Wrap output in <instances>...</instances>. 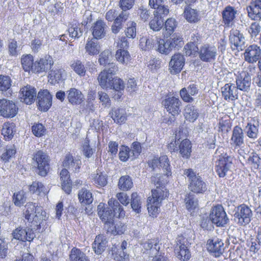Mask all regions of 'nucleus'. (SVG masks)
I'll return each instance as SVG.
<instances>
[{
	"label": "nucleus",
	"mask_w": 261,
	"mask_h": 261,
	"mask_svg": "<svg viewBox=\"0 0 261 261\" xmlns=\"http://www.w3.org/2000/svg\"><path fill=\"white\" fill-rule=\"evenodd\" d=\"M15 125L14 123L5 122L2 130V134L6 139H11L15 132Z\"/></svg>",
	"instance_id": "obj_45"
},
{
	"label": "nucleus",
	"mask_w": 261,
	"mask_h": 261,
	"mask_svg": "<svg viewBox=\"0 0 261 261\" xmlns=\"http://www.w3.org/2000/svg\"><path fill=\"white\" fill-rule=\"evenodd\" d=\"M81 162L77 160H74L73 157L70 154L66 155L62 163V166L65 168H68L73 172L77 171L80 169Z\"/></svg>",
	"instance_id": "obj_32"
},
{
	"label": "nucleus",
	"mask_w": 261,
	"mask_h": 261,
	"mask_svg": "<svg viewBox=\"0 0 261 261\" xmlns=\"http://www.w3.org/2000/svg\"><path fill=\"white\" fill-rule=\"evenodd\" d=\"M54 64L53 58L50 56H45L43 58L36 61L33 68V72L41 73L46 72L50 69Z\"/></svg>",
	"instance_id": "obj_17"
},
{
	"label": "nucleus",
	"mask_w": 261,
	"mask_h": 261,
	"mask_svg": "<svg viewBox=\"0 0 261 261\" xmlns=\"http://www.w3.org/2000/svg\"><path fill=\"white\" fill-rule=\"evenodd\" d=\"M29 190L32 193H36L37 195H40L42 193L45 195L48 192L47 190L41 182L34 181L30 186Z\"/></svg>",
	"instance_id": "obj_49"
},
{
	"label": "nucleus",
	"mask_w": 261,
	"mask_h": 261,
	"mask_svg": "<svg viewBox=\"0 0 261 261\" xmlns=\"http://www.w3.org/2000/svg\"><path fill=\"white\" fill-rule=\"evenodd\" d=\"M32 132L37 137H41L44 135L46 129L41 123H36L32 126Z\"/></svg>",
	"instance_id": "obj_63"
},
{
	"label": "nucleus",
	"mask_w": 261,
	"mask_h": 261,
	"mask_svg": "<svg viewBox=\"0 0 261 261\" xmlns=\"http://www.w3.org/2000/svg\"><path fill=\"white\" fill-rule=\"evenodd\" d=\"M223 150L222 148L217 149L214 155L216 171L220 177L225 176L232 165V157L224 153Z\"/></svg>",
	"instance_id": "obj_1"
},
{
	"label": "nucleus",
	"mask_w": 261,
	"mask_h": 261,
	"mask_svg": "<svg viewBox=\"0 0 261 261\" xmlns=\"http://www.w3.org/2000/svg\"><path fill=\"white\" fill-rule=\"evenodd\" d=\"M131 206L136 213L141 212V201L137 193H133L131 195Z\"/></svg>",
	"instance_id": "obj_53"
},
{
	"label": "nucleus",
	"mask_w": 261,
	"mask_h": 261,
	"mask_svg": "<svg viewBox=\"0 0 261 261\" xmlns=\"http://www.w3.org/2000/svg\"><path fill=\"white\" fill-rule=\"evenodd\" d=\"M148 211L149 215L154 217L160 211V203L148 199Z\"/></svg>",
	"instance_id": "obj_59"
},
{
	"label": "nucleus",
	"mask_w": 261,
	"mask_h": 261,
	"mask_svg": "<svg viewBox=\"0 0 261 261\" xmlns=\"http://www.w3.org/2000/svg\"><path fill=\"white\" fill-rule=\"evenodd\" d=\"M36 94V89L30 85H27L20 89L19 98L21 102L27 105H31L35 101Z\"/></svg>",
	"instance_id": "obj_14"
},
{
	"label": "nucleus",
	"mask_w": 261,
	"mask_h": 261,
	"mask_svg": "<svg viewBox=\"0 0 261 261\" xmlns=\"http://www.w3.org/2000/svg\"><path fill=\"white\" fill-rule=\"evenodd\" d=\"M112 58L111 52L109 50L103 51L99 56L98 62L101 65L106 66L110 62Z\"/></svg>",
	"instance_id": "obj_60"
},
{
	"label": "nucleus",
	"mask_w": 261,
	"mask_h": 261,
	"mask_svg": "<svg viewBox=\"0 0 261 261\" xmlns=\"http://www.w3.org/2000/svg\"><path fill=\"white\" fill-rule=\"evenodd\" d=\"M184 17L190 23H196L200 20L198 11L189 7H186L185 9Z\"/></svg>",
	"instance_id": "obj_40"
},
{
	"label": "nucleus",
	"mask_w": 261,
	"mask_h": 261,
	"mask_svg": "<svg viewBox=\"0 0 261 261\" xmlns=\"http://www.w3.org/2000/svg\"><path fill=\"white\" fill-rule=\"evenodd\" d=\"M18 108L12 100L0 99V115L6 118H13L17 113Z\"/></svg>",
	"instance_id": "obj_11"
},
{
	"label": "nucleus",
	"mask_w": 261,
	"mask_h": 261,
	"mask_svg": "<svg viewBox=\"0 0 261 261\" xmlns=\"http://www.w3.org/2000/svg\"><path fill=\"white\" fill-rule=\"evenodd\" d=\"M113 79V77L108 74L106 71H102L97 78L99 85L103 89L108 88L111 86Z\"/></svg>",
	"instance_id": "obj_42"
},
{
	"label": "nucleus",
	"mask_w": 261,
	"mask_h": 261,
	"mask_svg": "<svg viewBox=\"0 0 261 261\" xmlns=\"http://www.w3.org/2000/svg\"><path fill=\"white\" fill-rule=\"evenodd\" d=\"M181 101L175 96H169L162 101L165 109L172 116H175L179 115L181 112Z\"/></svg>",
	"instance_id": "obj_10"
},
{
	"label": "nucleus",
	"mask_w": 261,
	"mask_h": 261,
	"mask_svg": "<svg viewBox=\"0 0 261 261\" xmlns=\"http://www.w3.org/2000/svg\"><path fill=\"white\" fill-rule=\"evenodd\" d=\"M16 153V149L14 146H7L5 152L2 154L1 159L4 162H8Z\"/></svg>",
	"instance_id": "obj_62"
},
{
	"label": "nucleus",
	"mask_w": 261,
	"mask_h": 261,
	"mask_svg": "<svg viewBox=\"0 0 261 261\" xmlns=\"http://www.w3.org/2000/svg\"><path fill=\"white\" fill-rule=\"evenodd\" d=\"M107 231V233L113 234H121L124 232L126 229L125 225L120 221H114L110 223V225H106L105 227Z\"/></svg>",
	"instance_id": "obj_31"
},
{
	"label": "nucleus",
	"mask_w": 261,
	"mask_h": 261,
	"mask_svg": "<svg viewBox=\"0 0 261 261\" xmlns=\"http://www.w3.org/2000/svg\"><path fill=\"white\" fill-rule=\"evenodd\" d=\"M164 24V19L159 16L154 15L153 19L149 22L150 28L154 31H159L162 28Z\"/></svg>",
	"instance_id": "obj_55"
},
{
	"label": "nucleus",
	"mask_w": 261,
	"mask_h": 261,
	"mask_svg": "<svg viewBox=\"0 0 261 261\" xmlns=\"http://www.w3.org/2000/svg\"><path fill=\"white\" fill-rule=\"evenodd\" d=\"M200 60L205 62H211L216 59L217 55V49L214 45L203 44L201 46L198 51Z\"/></svg>",
	"instance_id": "obj_12"
},
{
	"label": "nucleus",
	"mask_w": 261,
	"mask_h": 261,
	"mask_svg": "<svg viewBox=\"0 0 261 261\" xmlns=\"http://www.w3.org/2000/svg\"><path fill=\"white\" fill-rule=\"evenodd\" d=\"M70 259L71 261H90L84 252L75 248L71 249Z\"/></svg>",
	"instance_id": "obj_47"
},
{
	"label": "nucleus",
	"mask_w": 261,
	"mask_h": 261,
	"mask_svg": "<svg viewBox=\"0 0 261 261\" xmlns=\"http://www.w3.org/2000/svg\"><path fill=\"white\" fill-rule=\"evenodd\" d=\"M184 174L189 182L188 189L190 191L196 194H202L206 191V184L199 173H197L193 169H185Z\"/></svg>",
	"instance_id": "obj_2"
},
{
	"label": "nucleus",
	"mask_w": 261,
	"mask_h": 261,
	"mask_svg": "<svg viewBox=\"0 0 261 261\" xmlns=\"http://www.w3.org/2000/svg\"><path fill=\"white\" fill-rule=\"evenodd\" d=\"M157 45V49L161 54L167 55L172 50L168 40L165 41L159 38Z\"/></svg>",
	"instance_id": "obj_52"
},
{
	"label": "nucleus",
	"mask_w": 261,
	"mask_h": 261,
	"mask_svg": "<svg viewBox=\"0 0 261 261\" xmlns=\"http://www.w3.org/2000/svg\"><path fill=\"white\" fill-rule=\"evenodd\" d=\"M253 213L248 205L242 204L234 210L233 219L235 222L240 226H245L251 221Z\"/></svg>",
	"instance_id": "obj_7"
},
{
	"label": "nucleus",
	"mask_w": 261,
	"mask_h": 261,
	"mask_svg": "<svg viewBox=\"0 0 261 261\" xmlns=\"http://www.w3.org/2000/svg\"><path fill=\"white\" fill-rule=\"evenodd\" d=\"M258 127L259 122L253 119L247 123L244 130L249 138L256 139L258 137Z\"/></svg>",
	"instance_id": "obj_28"
},
{
	"label": "nucleus",
	"mask_w": 261,
	"mask_h": 261,
	"mask_svg": "<svg viewBox=\"0 0 261 261\" xmlns=\"http://www.w3.org/2000/svg\"><path fill=\"white\" fill-rule=\"evenodd\" d=\"M159 39V38L153 36L143 37L140 39V47L143 50L151 49L158 44Z\"/></svg>",
	"instance_id": "obj_27"
},
{
	"label": "nucleus",
	"mask_w": 261,
	"mask_h": 261,
	"mask_svg": "<svg viewBox=\"0 0 261 261\" xmlns=\"http://www.w3.org/2000/svg\"><path fill=\"white\" fill-rule=\"evenodd\" d=\"M246 9L248 16L250 18L255 21L261 20V5H257L250 3Z\"/></svg>",
	"instance_id": "obj_35"
},
{
	"label": "nucleus",
	"mask_w": 261,
	"mask_h": 261,
	"mask_svg": "<svg viewBox=\"0 0 261 261\" xmlns=\"http://www.w3.org/2000/svg\"><path fill=\"white\" fill-rule=\"evenodd\" d=\"M79 24L75 23H71L68 28V33L69 37L74 38L78 39L81 37L83 35V31L79 27Z\"/></svg>",
	"instance_id": "obj_51"
},
{
	"label": "nucleus",
	"mask_w": 261,
	"mask_h": 261,
	"mask_svg": "<svg viewBox=\"0 0 261 261\" xmlns=\"http://www.w3.org/2000/svg\"><path fill=\"white\" fill-rule=\"evenodd\" d=\"M163 178V176L160 174L151 177V182L154 184L156 189L152 190V197H149L148 199L161 203L162 201L167 197L168 193L165 188V181L162 179Z\"/></svg>",
	"instance_id": "obj_5"
},
{
	"label": "nucleus",
	"mask_w": 261,
	"mask_h": 261,
	"mask_svg": "<svg viewBox=\"0 0 261 261\" xmlns=\"http://www.w3.org/2000/svg\"><path fill=\"white\" fill-rule=\"evenodd\" d=\"M50 161L47 153L41 150L34 153L32 158V164L37 169V173L43 177L45 176L49 170Z\"/></svg>",
	"instance_id": "obj_4"
},
{
	"label": "nucleus",
	"mask_w": 261,
	"mask_h": 261,
	"mask_svg": "<svg viewBox=\"0 0 261 261\" xmlns=\"http://www.w3.org/2000/svg\"><path fill=\"white\" fill-rule=\"evenodd\" d=\"M244 60L250 64L258 61L261 57V48L256 44H251L246 47L244 53Z\"/></svg>",
	"instance_id": "obj_13"
},
{
	"label": "nucleus",
	"mask_w": 261,
	"mask_h": 261,
	"mask_svg": "<svg viewBox=\"0 0 261 261\" xmlns=\"http://www.w3.org/2000/svg\"><path fill=\"white\" fill-rule=\"evenodd\" d=\"M184 49L186 56H189L196 53H198L199 49L196 44L194 42H189L185 46Z\"/></svg>",
	"instance_id": "obj_64"
},
{
	"label": "nucleus",
	"mask_w": 261,
	"mask_h": 261,
	"mask_svg": "<svg viewBox=\"0 0 261 261\" xmlns=\"http://www.w3.org/2000/svg\"><path fill=\"white\" fill-rule=\"evenodd\" d=\"M37 99L39 109L41 111H47L52 104V96L47 90H43L38 92Z\"/></svg>",
	"instance_id": "obj_18"
},
{
	"label": "nucleus",
	"mask_w": 261,
	"mask_h": 261,
	"mask_svg": "<svg viewBox=\"0 0 261 261\" xmlns=\"http://www.w3.org/2000/svg\"><path fill=\"white\" fill-rule=\"evenodd\" d=\"M72 69L79 76H84L86 73V69L84 64L79 60H74L70 65Z\"/></svg>",
	"instance_id": "obj_48"
},
{
	"label": "nucleus",
	"mask_w": 261,
	"mask_h": 261,
	"mask_svg": "<svg viewBox=\"0 0 261 261\" xmlns=\"http://www.w3.org/2000/svg\"><path fill=\"white\" fill-rule=\"evenodd\" d=\"M78 198L83 205H89L93 200L91 192L86 188H82L79 191Z\"/></svg>",
	"instance_id": "obj_37"
},
{
	"label": "nucleus",
	"mask_w": 261,
	"mask_h": 261,
	"mask_svg": "<svg viewBox=\"0 0 261 261\" xmlns=\"http://www.w3.org/2000/svg\"><path fill=\"white\" fill-rule=\"evenodd\" d=\"M177 135H176V137ZM168 148L170 151L178 152L180 155L185 159H189L192 152V144L188 139L180 140L176 138L168 145Z\"/></svg>",
	"instance_id": "obj_6"
},
{
	"label": "nucleus",
	"mask_w": 261,
	"mask_h": 261,
	"mask_svg": "<svg viewBox=\"0 0 261 261\" xmlns=\"http://www.w3.org/2000/svg\"><path fill=\"white\" fill-rule=\"evenodd\" d=\"M107 26L102 20H97L94 22L91 28L93 38L101 39L104 38L106 35Z\"/></svg>",
	"instance_id": "obj_22"
},
{
	"label": "nucleus",
	"mask_w": 261,
	"mask_h": 261,
	"mask_svg": "<svg viewBox=\"0 0 261 261\" xmlns=\"http://www.w3.org/2000/svg\"><path fill=\"white\" fill-rule=\"evenodd\" d=\"M125 87L124 82L119 78H113L111 83V86L108 88L113 89L117 93L115 94L114 98L118 99L123 94Z\"/></svg>",
	"instance_id": "obj_33"
},
{
	"label": "nucleus",
	"mask_w": 261,
	"mask_h": 261,
	"mask_svg": "<svg viewBox=\"0 0 261 261\" xmlns=\"http://www.w3.org/2000/svg\"><path fill=\"white\" fill-rule=\"evenodd\" d=\"M245 135L243 129L239 126H235L232 131L230 144L235 149L244 144Z\"/></svg>",
	"instance_id": "obj_21"
},
{
	"label": "nucleus",
	"mask_w": 261,
	"mask_h": 261,
	"mask_svg": "<svg viewBox=\"0 0 261 261\" xmlns=\"http://www.w3.org/2000/svg\"><path fill=\"white\" fill-rule=\"evenodd\" d=\"M86 52L90 56H95L98 54L100 50V46L97 39L95 38H88L85 44Z\"/></svg>",
	"instance_id": "obj_29"
},
{
	"label": "nucleus",
	"mask_w": 261,
	"mask_h": 261,
	"mask_svg": "<svg viewBox=\"0 0 261 261\" xmlns=\"http://www.w3.org/2000/svg\"><path fill=\"white\" fill-rule=\"evenodd\" d=\"M222 95L226 100H235L238 98V89L234 84H226L221 88Z\"/></svg>",
	"instance_id": "obj_23"
},
{
	"label": "nucleus",
	"mask_w": 261,
	"mask_h": 261,
	"mask_svg": "<svg viewBox=\"0 0 261 261\" xmlns=\"http://www.w3.org/2000/svg\"><path fill=\"white\" fill-rule=\"evenodd\" d=\"M92 179L94 183L97 185L103 187L107 184V179L105 174L102 172L97 171L96 173H94L92 175Z\"/></svg>",
	"instance_id": "obj_54"
},
{
	"label": "nucleus",
	"mask_w": 261,
	"mask_h": 261,
	"mask_svg": "<svg viewBox=\"0 0 261 261\" xmlns=\"http://www.w3.org/2000/svg\"><path fill=\"white\" fill-rule=\"evenodd\" d=\"M11 80L9 76L0 75V90L6 91L8 90L11 86Z\"/></svg>",
	"instance_id": "obj_61"
},
{
	"label": "nucleus",
	"mask_w": 261,
	"mask_h": 261,
	"mask_svg": "<svg viewBox=\"0 0 261 261\" xmlns=\"http://www.w3.org/2000/svg\"><path fill=\"white\" fill-rule=\"evenodd\" d=\"M109 114L114 121L117 124L125 123L127 119L125 110L121 108H113Z\"/></svg>",
	"instance_id": "obj_26"
},
{
	"label": "nucleus",
	"mask_w": 261,
	"mask_h": 261,
	"mask_svg": "<svg viewBox=\"0 0 261 261\" xmlns=\"http://www.w3.org/2000/svg\"><path fill=\"white\" fill-rule=\"evenodd\" d=\"M66 93L68 100L72 105H80L84 101V95L80 90L75 88H70L66 91Z\"/></svg>",
	"instance_id": "obj_24"
},
{
	"label": "nucleus",
	"mask_w": 261,
	"mask_h": 261,
	"mask_svg": "<svg viewBox=\"0 0 261 261\" xmlns=\"http://www.w3.org/2000/svg\"><path fill=\"white\" fill-rule=\"evenodd\" d=\"M22 67L26 72H33L34 63L33 57L31 55H23L21 58Z\"/></svg>",
	"instance_id": "obj_44"
},
{
	"label": "nucleus",
	"mask_w": 261,
	"mask_h": 261,
	"mask_svg": "<svg viewBox=\"0 0 261 261\" xmlns=\"http://www.w3.org/2000/svg\"><path fill=\"white\" fill-rule=\"evenodd\" d=\"M159 241L156 239L148 240L143 244V247L146 251H148V253L153 256L154 254L159 253L160 245Z\"/></svg>",
	"instance_id": "obj_30"
},
{
	"label": "nucleus",
	"mask_w": 261,
	"mask_h": 261,
	"mask_svg": "<svg viewBox=\"0 0 261 261\" xmlns=\"http://www.w3.org/2000/svg\"><path fill=\"white\" fill-rule=\"evenodd\" d=\"M25 207V219L32 223L30 226L34 227L33 229H35V227L37 228L41 222L45 219V212L41 207H39L32 202L28 203Z\"/></svg>",
	"instance_id": "obj_3"
},
{
	"label": "nucleus",
	"mask_w": 261,
	"mask_h": 261,
	"mask_svg": "<svg viewBox=\"0 0 261 261\" xmlns=\"http://www.w3.org/2000/svg\"><path fill=\"white\" fill-rule=\"evenodd\" d=\"M207 250L216 257H219L224 251V244L221 239L213 238L207 241Z\"/></svg>",
	"instance_id": "obj_19"
},
{
	"label": "nucleus",
	"mask_w": 261,
	"mask_h": 261,
	"mask_svg": "<svg viewBox=\"0 0 261 261\" xmlns=\"http://www.w3.org/2000/svg\"><path fill=\"white\" fill-rule=\"evenodd\" d=\"M248 161L254 169H258L260 168L261 159L256 152H251L248 159Z\"/></svg>",
	"instance_id": "obj_57"
},
{
	"label": "nucleus",
	"mask_w": 261,
	"mask_h": 261,
	"mask_svg": "<svg viewBox=\"0 0 261 261\" xmlns=\"http://www.w3.org/2000/svg\"><path fill=\"white\" fill-rule=\"evenodd\" d=\"M108 204L109 207L112 209V212L115 214V216L121 217L125 215L123 207L117 200L111 198L108 201Z\"/></svg>",
	"instance_id": "obj_39"
},
{
	"label": "nucleus",
	"mask_w": 261,
	"mask_h": 261,
	"mask_svg": "<svg viewBox=\"0 0 261 261\" xmlns=\"http://www.w3.org/2000/svg\"><path fill=\"white\" fill-rule=\"evenodd\" d=\"M184 116L187 120L194 122L198 118V111L194 106L188 105L185 109Z\"/></svg>",
	"instance_id": "obj_43"
},
{
	"label": "nucleus",
	"mask_w": 261,
	"mask_h": 261,
	"mask_svg": "<svg viewBox=\"0 0 261 261\" xmlns=\"http://www.w3.org/2000/svg\"><path fill=\"white\" fill-rule=\"evenodd\" d=\"M210 218L212 223L218 227H225L229 221L226 213L221 205H217L212 207Z\"/></svg>",
	"instance_id": "obj_8"
},
{
	"label": "nucleus",
	"mask_w": 261,
	"mask_h": 261,
	"mask_svg": "<svg viewBox=\"0 0 261 261\" xmlns=\"http://www.w3.org/2000/svg\"><path fill=\"white\" fill-rule=\"evenodd\" d=\"M64 71V70L59 67H54L49 72L48 81L53 85L58 83L61 80Z\"/></svg>",
	"instance_id": "obj_36"
},
{
	"label": "nucleus",
	"mask_w": 261,
	"mask_h": 261,
	"mask_svg": "<svg viewBox=\"0 0 261 261\" xmlns=\"http://www.w3.org/2000/svg\"><path fill=\"white\" fill-rule=\"evenodd\" d=\"M118 186L122 191H127L133 186V182L131 177L128 175L122 176L119 179Z\"/></svg>",
	"instance_id": "obj_46"
},
{
	"label": "nucleus",
	"mask_w": 261,
	"mask_h": 261,
	"mask_svg": "<svg viewBox=\"0 0 261 261\" xmlns=\"http://www.w3.org/2000/svg\"><path fill=\"white\" fill-rule=\"evenodd\" d=\"M237 12V11L232 6H227L224 8L222 12V16L225 25L229 27L232 24Z\"/></svg>",
	"instance_id": "obj_25"
},
{
	"label": "nucleus",
	"mask_w": 261,
	"mask_h": 261,
	"mask_svg": "<svg viewBox=\"0 0 261 261\" xmlns=\"http://www.w3.org/2000/svg\"><path fill=\"white\" fill-rule=\"evenodd\" d=\"M13 200L14 204L17 206H21L26 201V196L23 191H20L15 193L13 195Z\"/></svg>",
	"instance_id": "obj_58"
},
{
	"label": "nucleus",
	"mask_w": 261,
	"mask_h": 261,
	"mask_svg": "<svg viewBox=\"0 0 261 261\" xmlns=\"http://www.w3.org/2000/svg\"><path fill=\"white\" fill-rule=\"evenodd\" d=\"M170 46L172 48H177L181 47L183 44L182 38L178 34L173 35L169 39H168Z\"/></svg>",
	"instance_id": "obj_56"
},
{
	"label": "nucleus",
	"mask_w": 261,
	"mask_h": 261,
	"mask_svg": "<svg viewBox=\"0 0 261 261\" xmlns=\"http://www.w3.org/2000/svg\"><path fill=\"white\" fill-rule=\"evenodd\" d=\"M97 214L100 219L104 223L105 227H106V225H110V223L113 222L115 214L105 203L101 202L98 204Z\"/></svg>",
	"instance_id": "obj_15"
},
{
	"label": "nucleus",
	"mask_w": 261,
	"mask_h": 261,
	"mask_svg": "<svg viewBox=\"0 0 261 261\" xmlns=\"http://www.w3.org/2000/svg\"><path fill=\"white\" fill-rule=\"evenodd\" d=\"M175 252L177 258L181 261H187L191 257V253L188 249V240L182 236H178L176 239Z\"/></svg>",
	"instance_id": "obj_9"
},
{
	"label": "nucleus",
	"mask_w": 261,
	"mask_h": 261,
	"mask_svg": "<svg viewBox=\"0 0 261 261\" xmlns=\"http://www.w3.org/2000/svg\"><path fill=\"white\" fill-rule=\"evenodd\" d=\"M229 41L233 50H242L245 43V39L239 31L233 30L230 32Z\"/></svg>",
	"instance_id": "obj_16"
},
{
	"label": "nucleus",
	"mask_w": 261,
	"mask_h": 261,
	"mask_svg": "<svg viewBox=\"0 0 261 261\" xmlns=\"http://www.w3.org/2000/svg\"><path fill=\"white\" fill-rule=\"evenodd\" d=\"M107 243L108 242L104 236L98 235L95 239V241L92 244V248L96 254H100L105 251Z\"/></svg>",
	"instance_id": "obj_34"
},
{
	"label": "nucleus",
	"mask_w": 261,
	"mask_h": 261,
	"mask_svg": "<svg viewBox=\"0 0 261 261\" xmlns=\"http://www.w3.org/2000/svg\"><path fill=\"white\" fill-rule=\"evenodd\" d=\"M185 59L181 54H174L169 62V69L171 73L176 74L180 72L184 66Z\"/></svg>",
	"instance_id": "obj_20"
},
{
	"label": "nucleus",
	"mask_w": 261,
	"mask_h": 261,
	"mask_svg": "<svg viewBox=\"0 0 261 261\" xmlns=\"http://www.w3.org/2000/svg\"><path fill=\"white\" fill-rule=\"evenodd\" d=\"M185 202L186 208L189 212L193 211L198 206L197 199L190 192L186 194Z\"/></svg>",
	"instance_id": "obj_41"
},
{
	"label": "nucleus",
	"mask_w": 261,
	"mask_h": 261,
	"mask_svg": "<svg viewBox=\"0 0 261 261\" xmlns=\"http://www.w3.org/2000/svg\"><path fill=\"white\" fill-rule=\"evenodd\" d=\"M251 81V77L248 74H245L244 77H238L236 80L237 88L241 91H247L250 89Z\"/></svg>",
	"instance_id": "obj_38"
},
{
	"label": "nucleus",
	"mask_w": 261,
	"mask_h": 261,
	"mask_svg": "<svg viewBox=\"0 0 261 261\" xmlns=\"http://www.w3.org/2000/svg\"><path fill=\"white\" fill-rule=\"evenodd\" d=\"M116 60L122 64H127L130 60V55L126 49H118L115 54Z\"/></svg>",
	"instance_id": "obj_50"
}]
</instances>
